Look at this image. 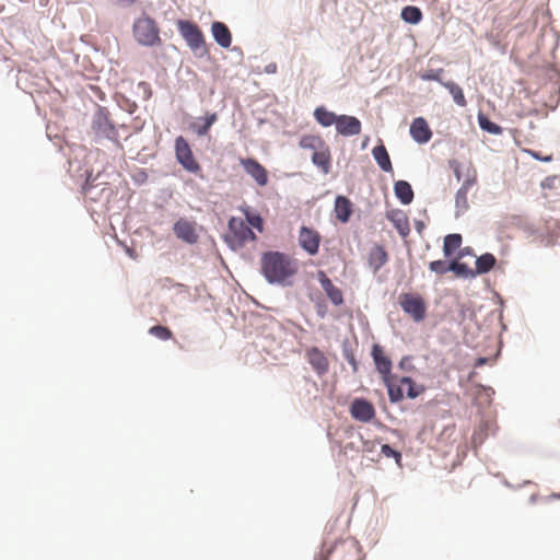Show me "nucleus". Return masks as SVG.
<instances>
[{"instance_id":"cd10ccee","label":"nucleus","mask_w":560,"mask_h":560,"mask_svg":"<svg viewBox=\"0 0 560 560\" xmlns=\"http://www.w3.org/2000/svg\"><path fill=\"white\" fill-rule=\"evenodd\" d=\"M495 261V257L490 253L481 255L476 259V275L489 272L494 267Z\"/></svg>"},{"instance_id":"f3484780","label":"nucleus","mask_w":560,"mask_h":560,"mask_svg":"<svg viewBox=\"0 0 560 560\" xmlns=\"http://www.w3.org/2000/svg\"><path fill=\"white\" fill-rule=\"evenodd\" d=\"M410 135L418 143H427L432 138V131L422 117L415 118L410 126Z\"/></svg>"},{"instance_id":"0eeeda50","label":"nucleus","mask_w":560,"mask_h":560,"mask_svg":"<svg viewBox=\"0 0 560 560\" xmlns=\"http://www.w3.org/2000/svg\"><path fill=\"white\" fill-rule=\"evenodd\" d=\"M177 27L180 35L186 40L191 50L196 52L199 50H205V36L196 24L190 21L179 20L177 21Z\"/></svg>"},{"instance_id":"f257e3e1","label":"nucleus","mask_w":560,"mask_h":560,"mask_svg":"<svg viewBox=\"0 0 560 560\" xmlns=\"http://www.w3.org/2000/svg\"><path fill=\"white\" fill-rule=\"evenodd\" d=\"M261 273L269 283L290 285L299 271L298 261L288 254L267 252L260 260Z\"/></svg>"},{"instance_id":"393cba45","label":"nucleus","mask_w":560,"mask_h":560,"mask_svg":"<svg viewBox=\"0 0 560 560\" xmlns=\"http://www.w3.org/2000/svg\"><path fill=\"white\" fill-rule=\"evenodd\" d=\"M218 116L215 113L207 114L200 121L192 122L190 129L199 137L206 136L211 126L217 121Z\"/></svg>"},{"instance_id":"2f4dec72","label":"nucleus","mask_w":560,"mask_h":560,"mask_svg":"<svg viewBox=\"0 0 560 560\" xmlns=\"http://www.w3.org/2000/svg\"><path fill=\"white\" fill-rule=\"evenodd\" d=\"M462 245V235L460 234H448L444 238L443 252L446 257L453 255L455 250H457Z\"/></svg>"},{"instance_id":"20e7f679","label":"nucleus","mask_w":560,"mask_h":560,"mask_svg":"<svg viewBox=\"0 0 560 560\" xmlns=\"http://www.w3.org/2000/svg\"><path fill=\"white\" fill-rule=\"evenodd\" d=\"M255 240V233L243 219L232 217L229 220V233L225 236V241L233 249L241 248L248 241Z\"/></svg>"},{"instance_id":"c85d7f7f","label":"nucleus","mask_w":560,"mask_h":560,"mask_svg":"<svg viewBox=\"0 0 560 560\" xmlns=\"http://www.w3.org/2000/svg\"><path fill=\"white\" fill-rule=\"evenodd\" d=\"M396 386H400V388L407 386V397L411 399L417 398L424 392V387L422 385H417L410 377L407 376L401 377L399 380V384H396ZM401 390L404 392V389Z\"/></svg>"},{"instance_id":"7c9ffc66","label":"nucleus","mask_w":560,"mask_h":560,"mask_svg":"<svg viewBox=\"0 0 560 560\" xmlns=\"http://www.w3.org/2000/svg\"><path fill=\"white\" fill-rule=\"evenodd\" d=\"M442 85L445 89L448 90V92L453 96L454 102L457 105H459L462 107H465L467 105L465 95H464L463 90H462V88L459 85H457L456 83H454L452 81L442 82Z\"/></svg>"},{"instance_id":"9b49d317","label":"nucleus","mask_w":560,"mask_h":560,"mask_svg":"<svg viewBox=\"0 0 560 560\" xmlns=\"http://www.w3.org/2000/svg\"><path fill=\"white\" fill-rule=\"evenodd\" d=\"M173 231L177 238L188 244H196L199 240L197 232V223L184 218H180L174 223Z\"/></svg>"},{"instance_id":"6ab92c4d","label":"nucleus","mask_w":560,"mask_h":560,"mask_svg":"<svg viewBox=\"0 0 560 560\" xmlns=\"http://www.w3.org/2000/svg\"><path fill=\"white\" fill-rule=\"evenodd\" d=\"M312 162L316 165L324 174H328L331 168V153L327 145L318 152L312 154Z\"/></svg>"},{"instance_id":"37998d69","label":"nucleus","mask_w":560,"mask_h":560,"mask_svg":"<svg viewBox=\"0 0 560 560\" xmlns=\"http://www.w3.org/2000/svg\"><path fill=\"white\" fill-rule=\"evenodd\" d=\"M329 552L330 550H328L326 553L322 551L315 560H327Z\"/></svg>"},{"instance_id":"a878e982","label":"nucleus","mask_w":560,"mask_h":560,"mask_svg":"<svg viewBox=\"0 0 560 560\" xmlns=\"http://www.w3.org/2000/svg\"><path fill=\"white\" fill-rule=\"evenodd\" d=\"M314 117L316 121L323 127H330L332 125L336 126L339 116L332 112H329L325 107L319 106L314 110Z\"/></svg>"},{"instance_id":"9d476101","label":"nucleus","mask_w":560,"mask_h":560,"mask_svg":"<svg viewBox=\"0 0 560 560\" xmlns=\"http://www.w3.org/2000/svg\"><path fill=\"white\" fill-rule=\"evenodd\" d=\"M299 245L305 250L308 255L315 256L319 252V246L322 242V236L313 228L302 226L299 231Z\"/></svg>"},{"instance_id":"a18cd8bd","label":"nucleus","mask_w":560,"mask_h":560,"mask_svg":"<svg viewBox=\"0 0 560 560\" xmlns=\"http://www.w3.org/2000/svg\"><path fill=\"white\" fill-rule=\"evenodd\" d=\"M466 254H470V248L469 247H465L464 249H462L460 252V256H464Z\"/></svg>"},{"instance_id":"49530a36","label":"nucleus","mask_w":560,"mask_h":560,"mask_svg":"<svg viewBox=\"0 0 560 560\" xmlns=\"http://www.w3.org/2000/svg\"><path fill=\"white\" fill-rule=\"evenodd\" d=\"M350 363L353 366V370L355 371L357 370V362H355V360L353 358L350 360Z\"/></svg>"},{"instance_id":"2eb2a0df","label":"nucleus","mask_w":560,"mask_h":560,"mask_svg":"<svg viewBox=\"0 0 560 560\" xmlns=\"http://www.w3.org/2000/svg\"><path fill=\"white\" fill-rule=\"evenodd\" d=\"M361 121L354 116L340 115L336 124V130L345 137L357 136L361 132Z\"/></svg>"},{"instance_id":"6e6552de","label":"nucleus","mask_w":560,"mask_h":560,"mask_svg":"<svg viewBox=\"0 0 560 560\" xmlns=\"http://www.w3.org/2000/svg\"><path fill=\"white\" fill-rule=\"evenodd\" d=\"M92 129L96 136L107 138L118 143L117 130L109 119V113L106 108L98 107L93 117Z\"/></svg>"},{"instance_id":"39448f33","label":"nucleus","mask_w":560,"mask_h":560,"mask_svg":"<svg viewBox=\"0 0 560 560\" xmlns=\"http://www.w3.org/2000/svg\"><path fill=\"white\" fill-rule=\"evenodd\" d=\"M476 185L477 170L474 167L471 163H468V165L465 167L464 183L462 184L460 188L456 191L455 195L456 215H460L468 210L469 203L467 194Z\"/></svg>"},{"instance_id":"4be33fe9","label":"nucleus","mask_w":560,"mask_h":560,"mask_svg":"<svg viewBox=\"0 0 560 560\" xmlns=\"http://www.w3.org/2000/svg\"><path fill=\"white\" fill-rule=\"evenodd\" d=\"M394 191L396 197L402 205L411 203L413 199V190L411 185L406 180H398L394 185Z\"/></svg>"},{"instance_id":"aec40b11","label":"nucleus","mask_w":560,"mask_h":560,"mask_svg":"<svg viewBox=\"0 0 560 560\" xmlns=\"http://www.w3.org/2000/svg\"><path fill=\"white\" fill-rule=\"evenodd\" d=\"M335 213L339 221L342 223L348 222L352 214L351 201L347 197L338 196L335 200Z\"/></svg>"},{"instance_id":"1a4fd4ad","label":"nucleus","mask_w":560,"mask_h":560,"mask_svg":"<svg viewBox=\"0 0 560 560\" xmlns=\"http://www.w3.org/2000/svg\"><path fill=\"white\" fill-rule=\"evenodd\" d=\"M175 154L178 163L188 172L196 173L200 170V165L195 160L189 143L182 136L175 140Z\"/></svg>"},{"instance_id":"ddd939ff","label":"nucleus","mask_w":560,"mask_h":560,"mask_svg":"<svg viewBox=\"0 0 560 560\" xmlns=\"http://www.w3.org/2000/svg\"><path fill=\"white\" fill-rule=\"evenodd\" d=\"M350 415L361 422H370L375 417L374 406L363 398H355L350 406Z\"/></svg>"},{"instance_id":"58836bf2","label":"nucleus","mask_w":560,"mask_h":560,"mask_svg":"<svg viewBox=\"0 0 560 560\" xmlns=\"http://www.w3.org/2000/svg\"><path fill=\"white\" fill-rule=\"evenodd\" d=\"M382 453L387 457H395L397 460L400 459L401 455L399 452L393 450L389 445H382Z\"/></svg>"},{"instance_id":"b1692460","label":"nucleus","mask_w":560,"mask_h":560,"mask_svg":"<svg viewBox=\"0 0 560 560\" xmlns=\"http://www.w3.org/2000/svg\"><path fill=\"white\" fill-rule=\"evenodd\" d=\"M373 158L384 172H393V165L386 148L383 144L376 145L372 150Z\"/></svg>"},{"instance_id":"c756f323","label":"nucleus","mask_w":560,"mask_h":560,"mask_svg":"<svg viewBox=\"0 0 560 560\" xmlns=\"http://www.w3.org/2000/svg\"><path fill=\"white\" fill-rule=\"evenodd\" d=\"M423 15L418 7L407 5L401 10V19L409 24H418Z\"/></svg>"},{"instance_id":"c9c22d12","label":"nucleus","mask_w":560,"mask_h":560,"mask_svg":"<svg viewBox=\"0 0 560 560\" xmlns=\"http://www.w3.org/2000/svg\"><path fill=\"white\" fill-rule=\"evenodd\" d=\"M478 121L482 130L488 131L489 133L492 135L502 133V128L499 125L490 121L486 116L479 115Z\"/></svg>"},{"instance_id":"473e14b6","label":"nucleus","mask_w":560,"mask_h":560,"mask_svg":"<svg viewBox=\"0 0 560 560\" xmlns=\"http://www.w3.org/2000/svg\"><path fill=\"white\" fill-rule=\"evenodd\" d=\"M450 270L453 271L457 277L462 278H472L476 276L475 270L469 268L468 265L457 260H454L450 264Z\"/></svg>"},{"instance_id":"4468645a","label":"nucleus","mask_w":560,"mask_h":560,"mask_svg":"<svg viewBox=\"0 0 560 560\" xmlns=\"http://www.w3.org/2000/svg\"><path fill=\"white\" fill-rule=\"evenodd\" d=\"M306 359L308 363L312 365L313 370L318 375H324L329 370V362L325 353L319 350L317 347H311L306 350Z\"/></svg>"},{"instance_id":"e433bc0d","label":"nucleus","mask_w":560,"mask_h":560,"mask_svg":"<svg viewBox=\"0 0 560 560\" xmlns=\"http://www.w3.org/2000/svg\"><path fill=\"white\" fill-rule=\"evenodd\" d=\"M450 168L454 172V175L458 182L465 179V167L468 164H463L457 160H450L448 161Z\"/></svg>"},{"instance_id":"7ed1b4c3","label":"nucleus","mask_w":560,"mask_h":560,"mask_svg":"<svg viewBox=\"0 0 560 560\" xmlns=\"http://www.w3.org/2000/svg\"><path fill=\"white\" fill-rule=\"evenodd\" d=\"M135 39L143 46H155L161 44L160 28L156 22L143 14L137 19L132 26Z\"/></svg>"},{"instance_id":"a211bd4d","label":"nucleus","mask_w":560,"mask_h":560,"mask_svg":"<svg viewBox=\"0 0 560 560\" xmlns=\"http://www.w3.org/2000/svg\"><path fill=\"white\" fill-rule=\"evenodd\" d=\"M211 32L215 42L223 48H228L232 43V35L229 27L222 22H213Z\"/></svg>"},{"instance_id":"c03bdc74","label":"nucleus","mask_w":560,"mask_h":560,"mask_svg":"<svg viewBox=\"0 0 560 560\" xmlns=\"http://www.w3.org/2000/svg\"><path fill=\"white\" fill-rule=\"evenodd\" d=\"M487 362L486 358H479L476 362V366H481Z\"/></svg>"},{"instance_id":"a19ab883","label":"nucleus","mask_w":560,"mask_h":560,"mask_svg":"<svg viewBox=\"0 0 560 560\" xmlns=\"http://www.w3.org/2000/svg\"><path fill=\"white\" fill-rule=\"evenodd\" d=\"M441 71H442V70H439L438 72L431 71V72H429V73L422 74V75H421V79H423V80H430V81H438V82H440V83L442 84V81H441V79H440V72H441Z\"/></svg>"},{"instance_id":"4c0bfd02","label":"nucleus","mask_w":560,"mask_h":560,"mask_svg":"<svg viewBox=\"0 0 560 560\" xmlns=\"http://www.w3.org/2000/svg\"><path fill=\"white\" fill-rule=\"evenodd\" d=\"M429 268L431 271L438 273V275H444L450 270V264L447 265L444 260H434L431 261L429 265Z\"/></svg>"},{"instance_id":"f8f14e48","label":"nucleus","mask_w":560,"mask_h":560,"mask_svg":"<svg viewBox=\"0 0 560 560\" xmlns=\"http://www.w3.org/2000/svg\"><path fill=\"white\" fill-rule=\"evenodd\" d=\"M240 164L243 166L246 174H248L258 186H266L268 184L267 170L255 159L242 158Z\"/></svg>"},{"instance_id":"423d86ee","label":"nucleus","mask_w":560,"mask_h":560,"mask_svg":"<svg viewBox=\"0 0 560 560\" xmlns=\"http://www.w3.org/2000/svg\"><path fill=\"white\" fill-rule=\"evenodd\" d=\"M401 310L415 322L425 318L427 304L423 298L417 293H401L398 299Z\"/></svg>"},{"instance_id":"dca6fc26","label":"nucleus","mask_w":560,"mask_h":560,"mask_svg":"<svg viewBox=\"0 0 560 560\" xmlns=\"http://www.w3.org/2000/svg\"><path fill=\"white\" fill-rule=\"evenodd\" d=\"M317 279L331 303L336 306L341 305L343 303L341 290L332 283L323 270L317 272Z\"/></svg>"},{"instance_id":"f03ea898","label":"nucleus","mask_w":560,"mask_h":560,"mask_svg":"<svg viewBox=\"0 0 560 560\" xmlns=\"http://www.w3.org/2000/svg\"><path fill=\"white\" fill-rule=\"evenodd\" d=\"M372 357L376 365L377 372L382 375V380L387 387L388 398L390 402H399L404 398L400 386H396L397 377L392 375V361L384 353L383 348L375 343L372 348Z\"/></svg>"},{"instance_id":"bb28decb","label":"nucleus","mask_w":560,"mask_h":560,"mask_svg":"<svg viewBox=\"0 0 560 560\" xmlns=\"http://www.w3.org/2000/svg\"><path fill=\"white\" fill-rule=\"evenodd\" d=\"M388 220L393 222L397 231L402 235L406 236L409 234V222L406 214H404L401 211H393L387 215Z\"/></svg>"},{"instance_id":"412c9836","label":"nucleus","mask_w":560,"mask_h":560,"mask_svg":"<svg viewBox=\"0 0 560 560\" xmlns=\"http://www.w3.org/2000/svg\"><path fill=\"white\" fill-rule=\"evenodd\" d=\"M300 148L310 150L313 153L324 149L327 143L319 135H304L299 141Z\"/></svg>"},{"instance_id":"79ce46f5","label":"nucleus","mask_w":560,"mask_h":560,"mask_svg":"<svg viewBox=\"0 0 560 560\" xmlns=\"http://www.w3.org/2000/svg\"><path fill=\"white\" fill-rule=\"evenodd\" d=\"M530 154H532L536 160H540V161H544V162H550V161L552 160V156H551V155L544 156V155H540L538 152H530Z\"/></svg>"},{"instance_id":"ea45409f","label":"nucleus","mask_w":560,"mask_h":560,"mask_svg":"<svg viewBox=\"0 0 560 560\" xmlns=\"http://www.w3.org/2000/svg\"><path fill=\"white\" fill-rule=\"evenodd\" d=\"M341 452L345 455H348L349 453H353V452L358 453L359 446L355 444V442H348L342 446Z\"/></svg>"},{"instance_id":"5701e85b","label":"nucleus","mask_w":560,"mask_h":560,"mask_svg":"<svg viewBox=\"0 0 560 560\" xmlns=\"http://www.w3.org/2000/svg\"><path fill=\"white\" fill-rule=\"evenodd\" d=\"M387 258L385 248L381 245H376L370 252L369 264L374 271H378L386 264Z\"/></svg>"},{"instance_id":"72a5a7b5","label":"nucleus","mask_w":560,"mask_h":560,"mask_svg":"<svg viewBox=\"0 0 560 560\" xmlns=\"http://www.w3.org/2000/svg\"><path fill=\"white\" fill-rule=\"evenodd\" d=\"M244 212V215L246 218V221L248 224H250L253 228L257 229L259 232H262L264 229V220L257 212H252L249 209H242Z\"/></svg>"},{"instance_id":"f704fd0d","label":"nucleus","mask_w":560,"mask_h":560,"mask_svg":"<svg viewBox=\"0 0 560 560\" xmlns=\"http://www.w3.org/2000/svg\"><path fill=\"white\" fill-rule=\"evenodd\" d=\"M149 334L160 340H170L173 338L172 330L168 327L162 325L152 326L149 329Z\"/></svg>"}]
</instances>
